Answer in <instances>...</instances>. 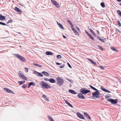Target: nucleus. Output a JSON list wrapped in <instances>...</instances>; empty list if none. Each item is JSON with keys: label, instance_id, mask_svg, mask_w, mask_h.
Segmentation results:
<instances>
[{"label": "nucleus", "instance_id": "1", "mask_svg": "<svg viewBox=\"0 0 121 121\" xmlns=\"http://www.w3.org/2000/svg\"><path fill=\"white\" fill-rule=\"evenodd\" d=\"M40 85L43 88L48 89L51 87L50 86H49L47 83L43 81L40 82Z\"/></svg>", "mask_w": 121, "mask_h": 121}, {"label": "nucleus", "instance_id": "2", "mask_svg": "<svg viewBox=\"0 0 121 121\" xmlns=\"http://www.w3.org/2000/svg\"><path fill=\"white\" fill-rule=\"evenodd\" d=\"M57 83L60 86H61L63 83L64 81L60 77H57L56 78Z\"/></svg>", "mask_w": 121, "mask_h": 121}, {"label": "nucleus", "instance_id": "3", "mask_svg": "<svg viewBox=\"0 0 121 121\" xmlns=\"http://www.w3.org/2000/svg\"><path fill=\"white\" fill-rule=\"evenodd\" d=\"M92 97L96 98H99V95L100 93L99 91L97 90V91H96L95 92L93 93L92 94Z\"/></svg>", "mask_w": 121, "mask_h": 121}, {"label": "nucleus", "instance_id": "4", "mask_svg": "<svg viewBox=\"0 0 121 121\" xmlns=\"http://www.w3.org/2000/svg\"><path fill=\"white\" fill-rule=\"evenodd\" d=\"M14 55L18 59L22 61L25 62L26 61L25 58L22 56L21 55H20L19 54H14Z\"/></svg>", "mask_w": 121, "mask_h": 121}, {"label": "nucleus", "instance_id": "5", "mask_svg": "<svg viewBox=\"0 0 121 121\" xmlns=\"http://www.w3.org/2000/svg\"><path fill=\"white\" fill-rule=\"evenodd\" d=\"M107 100L108 101L110 102L113 104H116L117 102V99L115 100L111 98H108L107 99Z\"/></svg>", "mask_w": 121, "mask_h": 121}, {"label": "nucleus", "instance_id": "6", "mask_svg": "<svg viewBox=\"0 0 121 121\" xmlns=\"http://www.w3.org/2000/svg\"><path fill=\"white\" fill-rule=\"evenodd\" d=\"M80 91L82 94L84 95H85L88 93L90 92V91L86 90V89L84 88H83L80 89Z\"/></svg>", "mask_w": 121, "mask_h": 121}, {"label": "nucleus", "instance_id": "7", "mask_svg": "<svg viewBox=\"0 0 121 121\" xmlns=\"http://www.w3.org/2000/svg\"><path fill=\"white\" fill-rule=\"evenodd\" d=\"M51 1L52 4L57 8H59L60 7V6L59 4L55 0H51Z\"/></svg>", "mask_w": 121, "mask_h": 121}, {"label": "nucleus", "instance_id": "8", "mask_svg": "<svg viewBox=\"0 0 121 121\" xmlns=\"http://www.w3.org/2000/svg\"><path fill=\"white\" fill-rule=\"evenodd\" d=\"M19 74H20L19 77L20 78H22V79L24 80H27V78L22 73H19Z\"/></svg>", "mask_w": 121, "mask_h": 121}, {"label": "nucleus", "instance_id": "9", "mask_svg": "<svg viewBox=\"0 0 121 121\" xmlns=\"http://www.w3.org/2000/svg\"><path fill=\"white\" fill-rule=\"evenodd\" d=\"M76 114L77 116L79 118L83 119H85L84 117L80 113L77 112Z\"/></svg>", "mask_w": 121, "mask_h": 121}, {"label": "nucleus", "instance_id": "10", "mask_svg": "<svg viewBox=\"0 0 121 121\" xmlns=\"http://www.w3.org/2000/svg\"><path fill=\"white\" fill-rule=\"evenodd\" d=\"M78 96L79 98H81L82 99H85L84 96L81 93L78 94Z\"/></svg>", "mask_w": 121, "mask_h": 121}, {"label": "nucleus", "instance_id": "11", "mask_svg": "<svg viewBox=\"0 0 121 121\" xmlns=\"http://www.w3.org/2000/svg\"><path fill=\"white\" fill-rule=\"evenodd\" d=\"M14 9L16 11L18 12L20 14L22 13V11L21 10L17 7H15Z\"/></svg>", "mask_w": 121, "mask_h": 121}, {"label": "nucleus", "instance_id": "12", "mask_svg": "<svg viewBox=\"0 0 121 121\" xmlns=\"http://www.w3.org/2000/svg\"><path fill=\"white\" fill-rule=\"evenodd\" d=\"M4 91H6L7 92L11 93H12V91L9 89H7V88H4Z\"/></svg>", "mask_w": 121, "mask_h": 121}, {"label": "nucleus", "instance_id": "13", "mask_svg": "<svg viewBox=\"0 0 121 121\" xmlns=\"http://www.w3.org/2000/svg\"><path fill=\"white\" fill-rule=\"evenodd\" d=\"M6 19L5 17L3 16L1 14L0 15V20H5Z\"/></svg>", "mask_w": 121, "mask_h": 121}, {"label": "nucleus", "instance_id": "14", "mask_svg": "<svg viewBox=\"0 0 121 121\" xmlns=\"http://www.w3.org/2000/svg\"><path fill=\"white\" fill-rule=\"evenodd\" d=\"M42 73L45 76H49V74L48 73L45 71L42 72Z\"/></svg>", "mask_w": 121, "mask_h": 121}, {"label": "nucleus", "instance_id": "15", "mask_svg": "<svg viewBox=\"0 0 121 121\" xmlns=\"http://www.w3.org/2000/svg\"><path fill=\"white\" fill-rule=\"evenodd\" d=\"M72 30L74 31V33L76 35H79V33L77 31L75 28H72Z\"/></svg>", "mask_w": 121, "mask_h": 121}, {"label": "nucleus", "instance_id": "16", "mask_svg": "<svg viewBox=\"0 0 121 121\" xmlns=\"http://www.w3.org/2000/svg\"><path fill=\"white\" fill-rule=\"evenodd\" d=\"M64 101L65 102V103L69 105L72 108H73V107L72 106V105L71 104L69 103L65 99H64Z\"/></svg>", "mask_w": 121, "mask_h": 121}, {"label": "nucleus", "instance_id": "17", "mask_svg": "<svg viewBox=\"0 0 121 121\" xmlns=\"http://www.w3.org/2000/svg\"><path fill=\"white\" fill-rule=\"evenodd\" d=\"M84 116L88 118L90 120L91 119V118L87 114V113L84 112Z\"/></svg>", "mask_w": 121, "mask_h": 121}, {"label": "nucleus", "instance_id": "18", "mask_svg": "<svg viewBox=\"0 0 121 121\" xmlns=\"http://www.w3.org/2000/svg\"><path fill=\"white\" fill-rule=\"evenodd\" d=\"M57 23L61 29H64V28L62 25L60 23H58L57 22Z\"/></svg>", "mask_w": 121, "mask_h": 121}, {"label": "nucleus", "instance_id": "19", "mask_svg": "<svg viewBox=\"0 0 121 121\" xmlns=\"http://www.w3.org/2000/svg\"><path fill=\"white\" fill-rule=\"evenodd\" d=\"M69 92L74 94H77V93L73 90H69Z\"/></svg>", "mask_w": 121, "mask_h": 121}, {"label": "nucleus", "instance_id": "20", "mask_svg": "<svg viewBox=\"0 0 121 121\" xmlns=\"http://www.w3.org/2000/svg\"><path fill=\"white\" fill-rule=\"evenodd\" d=\"M46 54L48 55H53L52 53L50 51H47L46 52Z\"/></svg>", "mask_w": 121, "mask_h": 121}, {"label": "nucleus", "instance_id": "21", "mask_svg": "<svg viewBox=\"0 0 121 121\" xmlns=\"http://www.w3.org/2000/svg\"><path fill=\"white\" fill-rule=\"evenodd\" d=\"M49 81L51 83H54L55 82V80L53 78H51L49 79Z\"/></svg>", "mask_w": 121, "mask_h": 121}, {"label": "nucleus", "instance_id": "22", "mask_svg": "<svg viewBox=\"0 0 121 121\" xmlns=\"http://www.w3.org/2000/svg\"><path fill=\"white\" fill-rule=\"evenodd\" d=\"M88 28L91 33H92L94 35H95V36H96V35L95 33L94 32V31L91 28Z\"/></svg>", "mask_w": 121, "mask_h": 121}, {"label": "nucleus", "instance_id": "23", "mask_svg": "<svg viewBox=\"0 0 121 121\" xmlns=\"http://www.w3.org/2000/svg\"><path fill=\"white\" fill-rule=\"evenodd\" d=\"M43 98H44V99L46 101H48V99L47 98V97H46V95H43Z\"/></svg>", "mask_w": 121, "mask_h": 121}, {"label": "nucleus", "instance_id": "24", "mask_svg": "<svg viewBox=\"0 0 121 121\" xmlns=\"http://www.w3.org/2000/svg\"><path fill=\"white\" fill-rule=\"evenodd\" d=\"M88 60L90 62H91V63L95 65L96 64V62H95L93 60H92L89 59H88Z\"/></svg>", "mask_w": 121, "mask_h": 121}, {"label": "nucleus", "instance_id": "25", "mask_svg": "<svg viewBox=\"0 0 121 121\" xmlns=\"http://www.w3.org/2000/svg\"><path fill=\"white\" fill-rule=\"evenodd\" d=\"M97 38L99 40L101 41L103 43H105V41L103 39H101V38H100V37H99V36H97Z\"/></svg>", "mask_w": 121, "mask_h": 121}, {"label": "nucleus", "instance_id": "26", "mask_svg": "<svg viewBox=\"0 0 121 121\" xmlns=\"http://www.w3.org/2000/svg\"><path fill=\"white\" fill-rule=\"evenodd\" d=\"M88 36L89 37H90V38L92 40H95L94 39V38H93V37L91 35V34H88Z\"/></svg>", "mask_w": 121, "mask_h": 121}, {"label": "nucleus", "instance_id": "27", "mask_svg": "<svg viewBox=\"0 0 121 121\" xmlns=\"http://www.w3.org/2000/svg\"><path fill=\"white\" fill-rule=\"evenodd\" d=\"M89 86L90 87V88H91L92 89H93V90H95V91H97V89H96L93 86H91V85H89Z\"/></svg>", "mask_w": 121, "mask_h": 121}, {"label": "nucleus", "instance_id": "28", "mask_svg": "<svg viewBox=\"0 0 121 121\" xmlns=\"http://www.w3.org/2000/svg\"><path fill=\"white\" fill-rule=\"evenodd\" d=\"M117 13L118 15L120 16L121 17V12L119 10H117Z\"/></svg>", "mask_w": 121, "mask_h": 121}, {"label": "nucleus", "instance_id": "29", "mask_svg": "<svg viewBox=\"0 0 121 121\" xmlns=\"http://www.w3.org/2000/svg\"><path fill=\"white\" fill-rule=\"evenodd\" d=\"M25 81H18V82L19 84L20 85H21L22 84H24V83H25Z\"/></svg>", "mask_w": 121, "mask_h": 121}, {"label": "nucleus", "instance_id": "30", "mask_svg": "<svg viewBox=\"0 0 121 121\" xmlns=\"http://www.w3.org/2000/svg\"><path fill=\"white\" fill-rule=\"evenodd\" d=\"M48 119L50 121H52V120H53V118L50 116H48Z\"/></svg>", "mask_w": 121, "mask_h": 121}, {"label": "nucleus", "instance_id": "31", "mask_svg": "<svg viewBox=\"0 0 121 121\" xmlns=\"http://www.w3.org/2000/svg\"><path fill=\"white\" fill-rule=\"evenodd\" d=\"M101 6L103 8H104L105 7V5L104 3L103 2H102L100 4Z\"/></svg>", "mask_w": 121, "mask_h": 121}, {"label": "nucleus", "instance_id": "32", "mask_svg": "<svg viewBox=\"0 0 121 121\" xmlns=\"http://www.w3.org/2000/svg\"><path fill=\"white\" fill-rule=\"evenodd\" d=\"M29 84H30L31 86L33 85V86H34L35 85V83L33 82H31L30 83H29Z\"/></svg>", "mask_w": 121, "mask_h": 121}, {"label": "nucleus", "instance_id": "33", "mask_svg": "<svg viewBox=\"0 0 121 121\" xmlns=\"http://www.w3.org/2000/svg\"><path fill=\"white\" fill-rule=\"evenodd\" d=\"M97 47L99 48L101 50L103 51L104 49L101 46L99 45H98Z\"/></svg>", "mask_w": 121, "mask_h": 121}, {"label": "nucleus", "instance_id": "34", "mask_svg": "<svg viewBox=\"0 0 121 121\" xmlns=\"http://www.w3.org/2000/svg\"><path fill=\"white\" fill-rule=\"evenodd\" d=\"M111 49L112 50H113L114 51H117L118 50L116 49H115V48L113 47H112L111 48Z\"/></svg>", "mask_w": 121, "mask_h": 121}, {"label": "nucleus", "instance_id": "35", "mask_svg": "<svg viewBox=\"0 0 121 121\" xmlns=\"http://www.w3.org/2000/svg\"><path fill=\"white\" fill-rule=\"evenodd\" d=\"M117 23L118 25L119 26H121V23H120V21L119 20H118L117 21Z\"/></svg>", "mask_w": 121, "mask_h": 121}, {"label": "nucleus", "instance_id": "36", "mask_svg": "<svg viewBox=\"0 0 121 121\" xmlns=\"http://www.w3.org/2000/svg\"><path fill=\"white\" fill-rule=\"evenodd\" d=\"M101 89L102 90L104 91H105V90H106V89L104 88L102 86L101 87Z\"/></svg>", "mask_w": 121, "mask_h": 121}, {"label": "nucleus", "instance_id": "37", "mask_svg": "<svg viewBox=\"0 0 121 121\" xmlns=\"http://www.w3.org/2000/svg\"><path fill=\"white\" fill-rule=\"evenodd\" d=\"M34 73L37 75V76H38V74L39 73L38 72L36 71H34Z\"/></svg>", "mask_w": 121, "mask_h": 121}, {"label": "nucleus", "instance_id": "38", "mask_svg": "<svg viewBox=\"0 0 121 121\" xmlns=\"http://www.w3.org/2000/svg\"><path fill=\"white\" fill-rule=\"evenodd\" d=\"M56 57L57 58L60 59L61 58V56L60 55H57Z\"/></svg>", "mask_w": 121, "mask_h": 121}, {"label": "nucleus", "instance_id": "39", "mask_svg": "<svg viewBox=\"0 0 121 121\" xmlns=\"http://www.w3.org/2000/svg\"><path fill=\"white\" fill-rule=\"evenodd\" d=\"M0 24H1V25H4V26H6V24L3 22H0Z\"/></svg>", "mask_w": 121, "mask_h": 121}, {"label": "nucleus", "instance_id": "40", "mask_svg": "<svg viewBox=\"0 0 121 121\" xmlns=\"http://www.w3.org/2000/svg\"><path fill=\"white\" fill-rule=\"evenodd\" d=\"M68 22L70 24V25H71V26H72V27H73V25L72 24V23L70 21H69V20L68 21Z\"/></svg>", "mask_w": 121, "mask_h": 121}, {"label": "nucleus", "instance_id": "41", "mask_svg": "<svg viewBox=\"0 0 121 121\" xmlns=\"http://www.w3.org/2000/svg\"><path fill=\"white\" fill-rule=\"evenodd\" d=\"M27 86V85L26 84H24L22 86V87L24 88H26Z\"/></svg>", "mask_w": 121, "mask_h": 121}, {"label": "nucleus", "instance_id": "42", "mask_svg": "<svg viewBox=\"0 0 121 121\" xmlns=\"http://www.w3.org/2000/svg\"><path fill=\"white\" fill-rule=\"evenodd\" d=\"M99 68H100L101 69H104V67L103 66H102L101 65L99 66Z\"/></svg>", "mask_w": 121, "mask_h": 121}, {"label": "nucleus", "instance_id": "43", "mask_svg": "<svg viewBox=\"0 0 121 121\" xmlns=\"http://www.w3.org/2000/svg\"><path fill=\"white\" fill-rule=\"evenodd\" d=\"M25 71L27 73L28 71V69L26 67H25Z\"/></svg>", "mask_w": 121, "mask_h": 121}, {"label": "nucleus", "instance_id": "44", "mask_svg": "<svg viewBox=\"0 0 121 121\" xmlns=\"http://www.w3.org/2000/svg\"><path fill=\"white\" fill-rule=\"evenodd\" d=\"M38 76L42 77L43 76V75L42 74L39 73L38 74Z\"/></svg>", "mask_w": 121, "mask_h": 121}, {"label": "nucleus", "instance_id": "45", "mask_svg": "<svg viewBox=\"0 0 121 121\" xmlns=\"http://www.w3.org/2000/svg\"><path fill=\"white\" fill-rule=\"evenodd\" d=\"M12 20H9L8 22L7 23H12Z\"/></svg>", "mask_w": 121, "mask_h": 121}, {"label": "nucleus", "instance_id": "46", "mask_svg": "<svg viewBox=\"0 0 121 121\" xmlns=\"http://www.w3.org/2000/svg\"><path fill=\"white\" fill-rule=\"evenodd\" d=\"M67 64H68V66L69 67H70V68H72L71 65H70V64L68 63Z\"/></svg>", "mask_w": 121, "mask_h": 121}, {"label": "nucleus", "instance_id": "47", "mask_svg": "<svg viewBox=\"0 0 121 121\" xmlns=\"http://www.w3.org/2000/svg\"><path fill=\"white\" fill-rule=\"evenodd\" d=\"M64 65H62L61 66H60V68H64Z\"/></svg>", "mask_w": 121, "mask_h": 121}, {"label": "nucleus", "instance_id": "48", "mask_svg": "<svg viewBox=\"0 0 121 121\" xmlns=\"http://www.w3.org/2000/svg\"><path fill=\"white\" fill-rule=\"evenodd\" d=\"M85 33L86 34H87V35H88V34H89V33L88 32H87L86 31V30H85Z\"/></svg>", "mask_w": 121, "mask_h": 121}, {"label": "nucleus", "instance_id": "49", "mask_svg": "<svg viewBox=\"0 0 121 121\" xmlns=\"http://www.w3.org/2000/svg\"><path fill=\"white\" fill-rule=\"evenodd\" d=\"M67 79V80H68L70 82H71L72 83H73V81L72 80H69Z\"/></svg>", "mask_w": 121, "mask_h": 121}, {"label": "nucleus", "instance_id": "50", "mask_svg": "<svg viewBox=\"0 0 121 121\" xmlns=\"http://www.w3.org/2000/svg\"><path fill=\"white\" fill-rule=\"evenodd\" d=\"M44 79L46 81H49V79L48 78H45Z\"/></svg>", "mask_w": 121, "mask_h": 121}, {"label": "nucleus", "instance_id": "51", "mask_svg": "<svg viewBox=\"0 0 121 121\" xmlns=\"http://www.w3.org/2000/svg\"><path fill=\"white\" fill-rule=\"evenodd\" d=\"M105 92H108V93H110V92L109 91L107 90L106 89V90H105Z\"/></svg>", "mask_w": 121, "mask_h": 121}, {"label": "nucleus", "instance_id": "52", "mask_svg": "<svg viewBox=\"0 0 121 121\" xmlns=\"http://www.w3.org/2000/svg\"><path fill=\"white\" fill-rule=\"evenodd\" d=\"M33 65L35 66H38V64L36 63H33Z\"/></svg>", "mask_w": 121, "mask_h": 121}, {"label": "nucleus", "instance_id": "53", "mask_svg": "<svg viewBox=\"0 0 121 121\" xmlns=\"http://www.w3.org/2000/svg\"><path fill=\"white\" fill-rule=\"evenodd\" d=\"M96 31L98 35H99V32L98 30H96Z\"/></svg>", "mask_w": 121, "mask_h": 121}, {"label": "nucleus", "instance_id": "54", "mask_svg": "<svg viewBox=\"0 0 121 121\" xmlns=\"http://www.w3.org/2000/svg\"><path fill=\"white\" fill-rule=\"evenodd\" d=\"M56 64L57 65H61V64L60 63H58V62H57L56 63Z\"/></svg>", "mask_w": 121, "mask_h": 121}, {"label": "nucleus", "instance_id": "55", "mask_svg": "<svg viewBox=\"0 0 121 121\" xmlns=\"http://www.w3.org/2000/svg\"><path fill=\"white\" fill-rule=\"evenodd\" d=\"M37 66L39 67H42V66L41 65H40L38 64Z\"/></svg>", "mask_w": 121, "mask_h": 121}, {"label": "nucleus", "instance_id": "56", "mask_svg": "<svg viewBox=\"0 0 121 121\" xmlns=\"http://www.w3.org/2000/svg\"><path fill=\"white\" fill-rule=\"evenodd\" d=\"M63 37L65 39L66 38V37L64 35H63Z\"/></svg>", "mask_w": 121, "mask_h": 121}, {"label": "nucleus", "instance_id": "57", "mask_svg": "<svg viewBox=\"0 0 121 121\" xmlns=\"http://www.w3.org/2000/svg\"><path fill=\"white\" fill-rule=\"evenodd\" d=\"M76 28L77 29V30H78V31H79V30H80V29L79 28H78V27H76Z\"/></svg>", "mask_w": 121, "mask_h": 121}, {"label": "nucleus", "instance_id": "58", "mask_svg": "<svg viewBox=\"0 0 121 121\" xmlns=\"http://www.w3.org/2000/svg\"><path fill=\"white\" fill-rule=\"evenodd\" d=\"M117 29L120 33L121 34V32L119 30Z\"/></svg>", "mask_w": 121, "mask_h": 121}, {"label": "nucleus", "instance_id": "59", "mask_svg": "<svg viewBox=\"0 0 121 121\" xmlns=\"http://www.w3.org/2000/svg\"><path fill=\"white\" fill-rule=\"evenodd\" d=\"M28 85H29V86H28V88H29L31 86L30 85V84H29V83L28 84Z\"/></svg>", "mask_w": 121, "mask_h": 121}, {"label": "nucleus", "instance_id": "60", "mask_svg": "<svg viewBox=\"0 0 121 121\" xmlns=\"http://www.w3.org/2000/svg\"><path fill=\"white\" fill-rule=\"evenodd\" d=\"M117 0L118 2H120L121 1V0Z\"/></svg>", "mask_w": 121, "mask_h": 121}, {"label": "nucleus", "instance_id": "61", "mask_svg": "<svg viewBox=\"0 0 121 121\" xmlns=\"http://www.w3.org/2000/svg\"><path fill=\"white\" fill-rule=\"evenodd\" d=\"M120 5L121 6V3H120Z\"/></svg>", "mask_w": 121, "mask_h": 121}, {"label": "nucleus", "instance_id": "62", "mask_svg": "<svg viewBox=\"0 0 121 121\" xmlns=\"http://www.w3.org/2000/svg\"><path fill=\"white\" fill-rule=\"evenodd\" d=\"M120 81V82H121V81Z\"/></svg>", "mask_w": 121, "mask_h": 121}]
</instances>
